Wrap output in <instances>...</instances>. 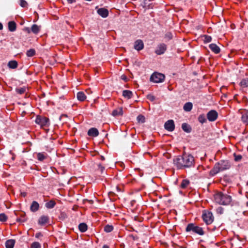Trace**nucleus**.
I'll return each instance as SVG.
<instances>
[{"mask_svg":"<svg viewBox=\"0 0 248 248\" xmlns=\"http://www.w3.org/2000/svg\"><path fill=\"white\" fill-rule=\"evenodd\" d=\"M209 46L210 49L216 54H218L220 51V48L215 44H211Z\"/></svg>","mask_w":248,"mask_h":248,"instance_id":"obj_16","label":"nucleus"},{"mask_svg":"<svg viewBox=\"0 0 248 248\" xmlns=\"http://www.w3.org/2000/svg\"><path fill=\"white\" fill-rule=\"evenodd\" d=\"M165 79V76L159 73L155 72L153 73L151 77L150 80L155 83H160L163 82Z\"/></svg>","mask_w":248,"mask_h":248,"instance_id":"obj_6","label":"nucleus"},{"mask_svg":"<svg viewBox=\"0 0 248 248\" xmlns=\"http://www.w3.org/2000/svg\"><path fill=\"white\" fill-rule=\"evenodd\" d=\"M55 205L56 202L54 201L51 200L46 203L45 206L48 209H52Z\"/></svg>","mask_w":248,"mask_h":248,"instance_id":"obj_27","label":"nucleus"},{"mask_svg":"<svg viewBox=\"0 0 248 248\" xmlns=\"http://www.w3.org/2000/svg\"><path fill=\"white\" fill-rule=\"evenodd\" d=\"M7 219V217L4 213L0 214V221L2 222H5Z\"/></svg>","mask_w":248,"mask_h":248,"instance_id":"obj_41","label":"nucleus"},{"mask_svg":"<svg viewBox=\"0 0 248 248\" xmlns=\"http://www.w3.org/2000/svg\"><path fill=\"white\" fill-rule=\"evenodd\" d=\"M21 195L23 196V197H25L26 196V193L25 192H21Z\"/></svg>","mask_w":248,"mask_h":248,"instance_id":"obj_51","label":"nucleus"},{"mask_svg":"<svg viewBox=\"0 0 248 248\" xmlns=\"http://www.w3.org/2000/svg\"><path fill=\"white\" fill-rule=\"evenodd\" d=\"M182 128L185 132L187 133H190L192 130L191 126L186 123H183L182 124Z\"/></svg>","mask_w":248,"mask_h":248,"instance_id":"obj_20","label":"nucleus"},{"mask_svg":"<svg viewBox=\"0 0 248 248\" xmlns=\"http://www.w3.org/2000/svg\"><path fill=\"white\" fill-rule=\"evenodd\" d=\"M67 1L69 4H72L76 2V0H67Z\"/></svg>","mask_w":248,"mask_h":248,"instance_id":"obj_49","label":"nucleus"},{"mask_svg":"<svg viewBox=\"0 0 248 248\" xmlns=\"http://www.w3.org/2000/svg\"><path fill=\"white\" fill-rule=\"evenodd\" d=\"M137 120L139 123H144L145 122V119L142 115H139L137 117Z\"/></svg>","mask_w":248,"mask_h":248,"instance_id":"obj_38","label":"nucleus"},{"mask_svg":"<svg viewBox=\"0 0 248 248\" xmlns=\"http://www.w3.org/2000/svg\"><path fill=\"white\" fill-rule=\"evenodd\" d=\"M202 218L204 222L207 224H211L214 221V216L212 212L204 210L202 215Z\"/></svg>","mask_w":248,"mask_h":248,"instance_id":"obj_5","label":"nucleus"},{"mask_svg":"<svg viewBox=\"0 0 248 248\" xmlns=\"http://www.w3.org/2000/svg\"><path fill=\"white\" fill-rule=\"evenodd\" d=\"M66 215L64 213H62L60 215V218L62 219V220H64L66 218Z\"/></svg>","mask_w":248,"mask_h":248,"instance_id":"obj_47","label":"nucleus"},{"mask_svg":"<svg viewBox=\"0 0 248 248\" xmlns=\"http://www.w3.org/2000/svg\"><path fill=\"white\" fill-rule=\"evenodd\" d=\"M173 164L179 170L190 168L194 166V158L191 154L184 152L182 155L175 156L173 159Z\"/></svg>","mask_w":248,"mask_h":248,"instance_id":"obj_1","label":"nucleus"},{"mask_svg":"<svg viewBox=\"0 0 248 248\" xmlns=\"http://www.w3.org/2000/svg\"><path fill=\"white\" fill-rule=\"evenodd\" d=\"M189 184V181L187 179H184L181 184V187L182 188H185Z\"/></svg>","mask_w":248,"mask_h":248,"instance_id":"obj_36","label":"nucleus"},{"mask_svg":"<svg viewBox=\"0 0 248 248\" xmlns=\"http://www.w3.org/2000/svg\"><path fill=\"white\" fill-rule=\"evenodd\" d=\"M242 120L244 123L248 124V111L242 115Z\"/></svg>","mask_w":248,"mask_h":248,"instance_id":"obj_33","label":"nucleus"},{"mask_svg":"<svg viewBox=\"0 0 248 248\" xmlns=\"http://www.w3.org/2000/svg\"><path fill=\"white\" fill-rule=\"evenodd\" d=\"M15 240L14 239H9L5 242L6 248H14L15 244Z\"/></svg>","mask_w":248,"mask_h":248,"instance_id":"obj_19","label":"nucleus"},{"mask_svg":"<svg viewBox=\"0 0 248 248\" xmlns=\"http://www.w3.org/2000/svg\"><path fill=\"white\" fill-rule=\"evenodd\" d=\"M24 31H27L28 33L30 32V29L29 28H25Z\"/></svg>","mask_w":248,"mask_h":248,"instance_id":"obj_50","label":"nucleus"},{"mask_svg":"<svg viewBox=\"0 0 248 248\" xmlns=\"http://www.w3.org/2000/svg\"><path fill=\"white\" fill-rule=\"evenodd\" d=\"M193 107V104L191 102H187L185 104L183 109L186 112L190 111L192 109Z\"/></svg>","mask_w":248,"mask_h":248,"instance_id":"obj_22","label":"nucleus"},{"mask_svg":"<svg viewBox=\"0 0 248 248\" xmlns=\"http://www.w3.org/2000/svg\"><path fill=\"white\" fill-rule=\"evenodd\" d=\"M231 166V163L229 161L221 160L215 164L214 168L210 171V173L213 176L215 175L220 171L229 169Z\"/></svg>","mask_w":248,"mask_h":248,"instance_id":"obj_3","label":"nucleus"},{"mask_svg":"<svg viewBox=\"0 0 248 248\" xmlns=\"http://www.w3.org/2000/svg\"><path fill=\"white\" fill-rule=\"evenodd\" d=\"M87 225L85 223H81L78 225V229L82 232H85L87 230Z\"/></svg>","mask_w":248,"mask_h":248,"instance_id":"obj_24","label":"nucleus"},{"mask_svg":"<svg viewBox=\"0 0 248 248\" xmlns=\"http://www.w3.org/2000/svg\"><path fill=\"white\" fill-rule=\"evenodd\" d=\"M204 41L205 43H209L212 40V37L210 36L205 35L203 36Z\"/></svg>","mask_w":248,"mask_h":248,"instance_id":"obj_42","label":"nucleus"},{"mask_svg":"<svg viewBox=\"0 0 248 248\" xmlns=\"http://www.w3.org/2000/svg\"><path fill=\"white\" fill-rule=\"evenodd\" d=\"M105 158L104 156H102V155H101V156H100V159H101V160L104 161V160H105Z\"/></svg>","mask_w":248,"mask_h":248,"instance_id":"obj_52","label":"nucleus"},{"mask_svg":"<svg viewBox=\"0 0 248 248\" xmlns=\"http://www.w3.org/2000/svg\"><path fill=\"white\" fill-rule=\"evenodd\" d=\"M97 13L103 18H106L108 16V11L105 8L98 9Z\"/></svg>","mask_w":248,"mask_h":248,"instance_id":"obj_12","label":"nucleus"},{"mask_svg":"<svg viewBox=\"0 0 248 248\" xmlns=\"http://www.w3.org/2000/svg\"><path fill=\"white\" fill-rule=\"evenodd\" d=\"M215 201L217 203L223 205H232V197L227 194L218 192L214 195Z\"/></svg>","mask_w":248,"mask_h":248,"instance_id":"obj_2","label":"nucleus"},{"mask_svg":"<svg viewBox=\"0 0 248 248\" xmlns=\"http://www.w3.org/2000/svg\"><path fill=\"white\" fill-rule=\"evenodd\" d=\"M49 217L47 216H42L38 220V223L40 225H44L48 222Z\"/></svg>","mask_w":248,"mask_h":248,"instance_id":"obj_14","label":"nucleus"},{"mask_svg":"<svg viewBox=\"0 0 248 248\" xmlns=\"http://www.w3.org/2000/svg\"><path fill=\"white\" fill-rule=\"evenodd\" d=\"M31 248H41V246L39 242H34L31 244Z\"/></svg>","mask_w":248,"mask_h":248,"instance_id":"obj_40","label":"nucleus"},{"mask_svg":"<svg viewBox=\"0 0 248 248\" xmlns=\"http://www.w3.org/2000/svg\"><path fill=\"white\" fill-rule=\"evenodd\" d=\"M234 157V160L235 161H239L242 159V155H237L236 154L234 153L233 154Z\"/></svg>","mask_w":248,"mask_h":248,"instance_id":"obj_44","label":"nucleus"},{"mask_svg":"<svg viewBox=\"0 0 248 248\" xmlns=\"http://www.w3.org/2000/svg\"><path fill=\"white\" fill-rule=\"evenodd\" d=\"M16 92L20 94H23L25 91H26V88L25 87H22L20 88H16Z\"/></svg>","mask_w":248,"mask_h":248,"instance_id":"obj_39","label":"nucleus"},{"mask_svg":"<svg viewBox=\"0 0 248 248\" xmlns=\"http://www.w3.org/2000/svg\"><path fill=\"white\" fill-rule=\"evenodd\" d=\"M198 121L201 124H203L206 122V118L204 114H201L198 117Z\"/></svg>","mask_w":248,"mask_h":248,"instance_id":"obj_34","label":"nucleus"},{"mask_svg":"<svg viewBox=\"0 0 248 248\" xmlns=\"http://www.w3.org/2000/svg\"><path fill=\"white\" fill-rule=\"evenodd\" d=\"M2 29H3V25L1 23H0V30H1Z\"/></svg>","mask_w":248,"mask_h":248,"instance_id":"obj_53","label":"nucleus"},{"mask_svg":"<svg viewBox=\"0 0 248 248\" xmlns=\"http://www.w3.org/2000/svg\"><path fill=\"white\" fill-rule=\"evenodd\" d=\"M103 248H109L108 246L107 245H104Z\"/></svg>","mask_w":248,"mask_h":248,"instance_id":"obj_54","label":"nucleus"},{"mask_svg":"<svg viewBox=\"0 0 248 248\" xmlns=\"http://www.w3.org/2000/svg\"><path fill=\"white\" fill-rule=\"evenodd\" d=\"M31 31L34 34H37L40 31V27L36 24H33L31 28Z\"/></svg>","mask_w":248,"mask_h":248,"instance_id":"obj_28","label":"nucleus"},{"mask_svg":"<svg viewBox=\"0 0 248 248\" xmlns=\"http://www.w3.org/2000/svg\"><path fill=\"white\" fill-rule=\"evenodd\" d=\"M141 5L144 8L150 9L151 8V4L147 2V0H142Z\"/></svg>","mask_w":248,"mask_h":248,"instance_id":"obj_31","label":"nucleus"},{"mask_svg":"<svg viewBox=\"0 0 248 248\" xmlns=\"http://www.w3.org/2000/svg\"><path fill=\"white\" fill-rule=\"evenodd\" d=\"M35 54V50L34 49H30L26 52V55L28 57H31Z\"/></svg>","mask_w":248,"mask_h":248,"instance_id":"obj_35","label":"nucleus"},{"mask_svg":"<svg viewBox=\"0 0 248 248\" xmlns=\"http://www.w3.org/2000/svg\"><path fill=\"white\" fill-rule=\"evenodd\" d=\"M133 93L132 92L129 90H124L123 91V96L127 99H129L132 97Z\"/></svg>","mask_w":248,"mask_h":248,"instance_id":"obj_17","label":"nucleus"},{"mask_svg":"<svg viewBox=\"0 0 248 248\" xmlns=\"http://www.w3.org/2000/svg\"><path fill=\"white\" fill-rule=\"evenodd\" d=\"M18 63L16 61H10L8 63V66L10 68L15 69L17 67Z\"/></svg>","mask_w":248,"mask_h":248,"instance_id":"obj_23","label":"nucleus"},{"mask_svg":"<svg viewBox=\"0 0 248 248\" xmlns=\"http://www.w3.org/2000/svg\"><path fill=\"white\" fill-rule=\"evenodd\" d=\"M146 97L148 99H149V100H150L151 101H152V102L154 101L155 99V96H154L153 95H152L151 94H149L147 95Z\"/></svg>","mask_w":248,"mask_h":248,"instance_id":"obj_45","label":"nucleus"},{"mask_svg":"<svg viewBox=\"0 0 248 248\" xmlns=\"http://www.w3.org/2000/svg\"><path fill=\"white\" fill-rule=\"evenodd\" d=\"M186 232L192 231L193 232L200 235H203L204 234V232L202 228L196 225L195 224L192 223H189L187 225L186 228Z\"/></svg>","mask_w":248,"mask_h":248,"instance_id":"obj_4","label":"nucleus"},{"mask_svg":"<svg viewBox=\"0 0 248 248\" xmlns=\"http://www.w3.org/2000/svg\"><path fill=\"white\" fill-rule=\"evenodd\" d=\"M167 48V45L164 43L160 44L157 46L155 53L159 55L163 54L166 51Z\"/></svg>","mask_w":248,"mask_h":248,"instance_id":"obj_8","label":"nucleus"},{"mask_svg":"<svg viewBox=\"0 0 248 248\" xmlns=\"http://www.w3.org/2000/svg\"><path fill=\"white\" fill-rule=\"evenodd\" d=\"M98 167L101 172V174H102L103 173V171L105 170V167L102 166L101 164H99L98 165Z\"/></svg>","mask_w":248,"mask_h":248,"instance_id":"obj_46","label":"nucleus"},{"mask_svg":"<svg viewBox=\"0 0 248 248\" xmlns=\"http://www.w3.org/2000/svg\"><path fill=\"white\" fill-rule=\"evenodd\" d=\"M99 135V131L94 127L91 128L88 131V135L90 137H96Z\"/></svg>","mask_w":248,"mask_h":248,"instance_id":"obj_13","label":"nucleus"},{"mask_svg":"<svg viewBox=\"0 0 248 248\" xmlns=\"http://www.w3.org/2000/svg\"><path fill=\"white\" fill-rule=\"evenodd\" d=\"M46 154L45 153H39L37 154V159L38 160L42 161L46 157Z\"/></svg>","mask_w":248,"mask_h":248,"instance_id":"obj_26","label":"nucleus"},{"mask_svg":"<svg viewBox=\"0 0 248 248\" xmlns=\"http://www.w3.org/2000/svg\"><path fill=\"white\" fill-rule=\"evenodd\" d=\"M27 220V218L25 217V213H22L20 215V217L17 218L16 219V221L17 222H24L26 221Z\"/></svg>","mask_w":248,"mask_h":248,"instance_id":"obj_29","label":"nucleus"},{"mask_svg":"<svg viewBox=\"0 0 248 248\" xmlns=\"http://www.w3.org/2000/svg\"><path fill=\"white\" fill-rule=\"evenodd\" d=\"M113 227L112 225H107L104 227V230L106 232H110L112 231Z\"/></svg>","mask_w":248,"mask_h":248,"instance_id":"obj_32","label":"nucleus"},{"mask_svg":"<svg viewBox=\"0 0 248 248\" xmlns=\"http://www.w3.org/2000/svg\"><path fill=\"white\" fill-rule=\"evenodd\" d=\"M218 117L217 112L215 110H211L207 114V118L210 122H214Z\"/></svg>","mask_w":248,"mask_h":248,"instance_id":"obj_9","label":"nucleus"},{"mask_svg":"<svg viewBox=\"0 0 248 248\" xmlns=\"http://www.w3.org/2000/svg\"><path fill=\"white\" fill-rule=\"evenodd\" d=\"M246 205H247V206H248V202H246Z\"/></svg>","mask_w":248,"mask_h":248,"instance_id":"obj_56","label":"nucleus"},{"mask_svg":"<svg viewBox=\"0 0 248 248\" xmlns=\"http://www.w3.org/2000/svg\"><path fill=\"white\" fill-rule=\"evenodd\" d=\"M164 128L168 131L172 132L175 129V124L173 120H169L164 124Z\"/></svg>","mask_w":248,"mask_h":248,"instance_id":"obj_10","label":"nucleus"},{"mask_svg":"<svg viewBox=\"0 0 248 248\" xmlns=\"http://www.w3.org/2000/svg\"><path fill=\"white\" fill-rule=\"evenodd\" d=\"M42 234L41 232H38L35 234V237L36 238H39L40 236H42Z\"/></svg>","mask_w":248,"mask_h":248,"instance_id":"obj_48","label":"nucleus"},{"mask_svg":"<svg viewBox=\"0 0 248 248\" xmlns=\"http://www.w3.org/2000/svg\"><path fill=\"white\" fill-rule=\"evenodd\" d=\"M173 35L170 32H167L165 33L164 38L167 40V41H169L172 39Z\"/></svg>","mask_w":248,"mask_h":248,"instance_id":"obj_37","label":"nucleus"},{"mask_svg":"<svg viewBox=\"0 0 248 248\" xmlns=\"http://www.w3.org/2000/svg\"><path fill=\"white\" fill-rule=\"evenodd\" d=\"M39 208V203L36 201H33L30 206L31 211L32 212H35L38 210Z\"/></svg>","mask_w":248,"mask_h":248,"instance_id":"obj_15","label":"nucleus"},{"mask_svg":"<svg viewBox=\"0 0 248 248\" xmlns=\"http://www.w3.org/2000/svg\"><path fill=\"white\" fill-rule=\"evenodd\" d=\"M35 123L41 126H48L49 125V119L45 117L37 116L35 119Z\"/></svg>","mask_w":248,"mask_h":248,"instance_id":"obj_7","label":"nucleus"},{"mask_svg":"<svg viewBox=\"0 0 248 248\" xmlns=\"http://www.w3.org/2000/svg\"><path fill=\"white\" fill-rule=\"evenodd\" d=\"M126 78H126V77H124L123 79H126Z\"/></svg>","mask_w":248,"mask_h":248,"instance_id":"obj_55","label":"nucleus"},{"mask_svg":"<svg viewBox=\"0 0 248 248\" xmlns=\"http://www.w3.org/2000/svg\"><path fill=\"white\" fill-rule=\"evenodd\" d=\"M241 87L245 88L248 87V78L243 79L240 83Z\"/></svg>","mask_w":248,"mask_h":248,"instance_id":"obj_30","label":"nucleus"},{"mask_svg":"<svg viewBox=\"0 0 248 248\" xmlns=\"http://www.w3.org/2000/svg\"><path fill=\"white\" fill-rule=\"evenodd\" d=\"M134 48L138 51L142 50L144 48L143 41L140 39L136 40L134 43Z\"/></svg>","mask_w":248,"mask_h":248,"instance_id":"obj_11","label":"nucleus"},{"mask_svg":"<svg viewBox=\"0 0 248 248\" xmlns=\"http://www.w3.org/2000/svg\"><path fill=\"white\" fill-rule=\"evenodd\" d=\"M8 30L12 32L16 30V24L14 21H9L8 24Z\"/></svg>","mask_w":248,"mask_h":248,"instance_id":"obj_18","label":"nucleus"},{"mask_svg":"<svg viewBox=\"0 0 248 248\" xmlns=\"http://www.w3.org/2000/svg\"><path fill=\"white\" fill-rule=\"evenodd\" d=\"M19 4L22 7H26L28 5V3L25 0H19Z\"/></svg>","mask_w":248,"mask_h":248,"instance_id":"obj_43","label":"nucleus"},{"mask_svg":"<svg viewBox=\"0 0 248 248\" xmlns=\"http://www.w3.org/2000/svg\"><path fill=\"white\" fill-rule=\"evenodd\" d=\"M112 114L114 116H121L123 115V109L122 108H119L117 109H114L112 113Z\"/></svg>","mask_w":248,"mask_h":248,"instance_id":"obj_25","label":"nucleus"},{"mask_svg":"<svg viewBox=\"0 0 248 248\" xmlns=\"http://www.w3.org/2000/svg\"><path fill=\"white\" fill-rule=\"evenodd\" d=\"M77 97L79 101H83L86 98V96L83 92H79L77 93Z\"/></svg>","mask_w":248,"mask_h":248,"instance_id":"obj_21","label":"nucleus"},{"mask_svg":"<svg viewBox=\"0 0 248 248\" xmlns=\"http://www.w3.org/2000/svg\"><path fill=\"white\" fill-rule=\"evenodd\" d=\"M181 248H186V247H181Z\"/></svg>","mask_w":248,"mask_h":248,"instance_id":"obj_57","label":"nucleus"}]
</instances>
